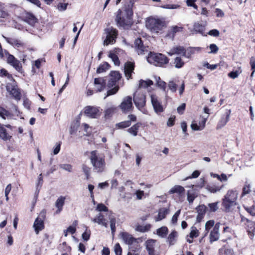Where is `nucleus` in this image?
<instances>
[{
    "mask_svg": "<svg viewBox=\"0 0 255 255\" xmlns=\"http://www.w3.org/2000/svg\"><path fill=\"white\" fill-rule=\"evenodd\" d=\"M89 157L95 172L102 173L105 171L106 163L103 153L97 150H93L90 152Z\"/></svg>",
    "mask_w": 255,
    "mask_h": 255,
    "instance_id": "1",
    "label": "nucleus"
},
{
    "mask_svg": "<svg viewBox=\"0 0 255 255\" xmlns=\"http://www.w3.org/2000/svg\"><path fill=\"white\" fill-rule=\"evenodd\" d=\"M133 11L131 7L128 5V7H125L119 9L116 18V21L118 25L127 28L132 24V16Z\"/></svg>",
    "mask_w": 255,
    "mask_h": 255,
    "instance_id": "2",
    "label": "nucleus"
},
{
    "mask_svg": "<svg viewBox=\"0 0 255 255\" xmlns=\"http://www.w3.org/2000/svg\"><path fill=\"white\" fill-rule=\"evenodd\" d=\"M111 78L108 81V87L109 88H111L107 92L106 97L115 94L119 90V87L116 85L117 82L121 79V76L119 72L112 71L110 73Z\"/></svg>",
    "mask_w": 255,
    "mask_h": 255,
    "instance_id": "3",
    "label": "nucleus"
},
{
    "mask_svg": "<svg viewBox=\"0 0 255 255\" xmlns=\"http://www.w3.org/2000/svg\"><path fill=\"white\" fill-rule=\"evenodd\" d=\"M146 59L148 63L159 67L164 66L169 62V59L164 55L151 52H149Z\"/></svg>",
    "mask_w": 255,
    "mask_h": 255,
    "instance_id": "4",
    "label": "nucleus"
},
{
    "mask_svg": "<svg viewBox=\"0 0 255 255\" xmlns=\"http://www.w3.org/2000/svg\"><path fill=\"white\" fill-rule=\"evenodd\" d=\"M238 193L236 190H229L224 198L223 199L222 205L226 210L236 204V201L238 198Z\"/></svg>",
    "mask_w": 255,
    "mask_h": 255,
    "instance_id": "5",
    "label": "nucleus"
},
{
    "mask_svg": "<svg viewBox=\"0 0 255 255\" xmlns=\"http://www.w3.org/2000/svg\"><path fill=\"white\" fill-rule=\"evenodd\" d=\"M165 25L164 21L154 18H149L146 22V26L152 32L158 33Z\"/></svg>",
    "mask_w": 255,
    "mask_h": 255,
    "instance_id": "6",
    "label": "nucleus"
},
{
    "mask_svg": "<svg viewBox=\"0 0 255 255\" xmlns=\"http://www.w3.org/2000/svg\"><path fill=\"white\" fill-rule=\"evenodd\" d=\"M121 237L125 243L130 246L129 249L132 251L136 252L139 249V239H135L131 235L127 232L121 234Z\"/></svg>",
    "mask_w": 255,
    "mask_h": 255,
    "instance_id": "7",
    "label": "nucleus"
},
{
    "mask_svg": "<svg viewBox=\"0 0 255 255\" xmlns=\"http://www.w3.org/2000/svg\"><path fill=\"white\" fill-rule=\"evenodd\" d=\"M118 31L116 28L112 27L107 28L104 30V34L106 38L104 40L103 44L107 46L109 44H113L116 42Z\"/></svg>",
    "mask_w": 255,
    "mask_h": 255,
    "instance_id": "8",
    "label": "nucleus"
},
{
    "mask_svg": "<svg viewBox=\"0 0 255 255\" xmlns=\"http://www.w3.org/2000/svg\"><path fill=\"white\" fill-rule=\"evenodd\" d=\"M133 100L136 107L141 110L145 105V95L141 89H138L133 94Z\"/></svg>",
    "mask_w": 255,
    "mask_h": 255,
    "instance_id": "9",
    "label": "nucleus"
},
{
    "mask_svg": "<svg viewBox=\"0 0 255 255\" xmlns=\"http://www.w3.org/2000/svg\"><path fill=\"white\" fill-rule=\"evenodd\" d=\"M84 115L90 118L97 119L101 116L100 108L95 106H87L83 110Z\"/></svg>",
    "mask_w": 255,
    "mask_h": 255,
    "instance_id": "10",
    "label": "nucleus"
},
{
    "mask_svg": "<svg viewBox=\"0 0 255 255\" xmlns=\"http://www.w3.org/2000/svg\"><path fill=\"white\" fill-rule=\"evenodd\" d=\"M5 53L7 56V63L12 66L17 71L22 73L23 70L20 62L7 51H5Z\"/></svg>",
    "mask_w": 255,
    "mask_h": 255,
    "instance_id": "11",
    "label": "nucleus"
},
{
    "mask_svg": "<svg viewBox=\"0 0 255 255\" xmlns=\"http://www.w3.org/2000/svg\"><path fill=\"white\" fill-rule=\"evenodd\" d=\"M45 218V212L42 211L39 216L35 219L33 228L36 234L44 228V220Z\"/></svg>",
    "mask_w": 255,
    "mask_h": 255,
    "instance_id": "12",
    "label": "nucleus"
},
{
    "mask_svg": "<svg viewBox=\"0 0 255 255\" xmlns=\"http://www.w3.org/2000/svg\"><path fill=\"white\" fill-rule=\"evenodd\" d=\"M12 83H7L6 86L7 91L16 100L20 99V93L17 89V87L15 84L14 80H12Z\"/></svg>",
    "mask_w": 255,
    "mask_h": 255,
    "instance_id": "13",
    "label": "nucleus"
},
{
    "mask_svg": "<svg viewBox=\"0 0 255 255\" xmlns=\"http://www.w3.org/2000/svg\"><path fill=\"white\" fill-rule=\"evenodd\" d=\"M156 243V240L153 239H149L145 242V246L148 255H158L155 250L157 247Z\"/></svg>",
    "mask_w": 255,
    "mask_h": 255,
    "instance_id": "14",
    "label": "nucleus"
},
{
    "mask_svg": "<svg viewBox=\"0 0 255 255\" xmlns=\"http://www.w3.org/2000/svg\"><path fill=\"white\" fill-rule=\"evenodd\" d=\"M120 107L124 113L132 110L133 107L131 97L130 96H127L124 98Z\"/></svg>",
    "mask_w": 255,
    "mask_h": 255,
    "instance_id": "15",
    "label": "nucleus"
},
{
    "mask_svg": "<svg viewBox=\"0 0 255 255\" xmlns=\"http://www.w3.org/2000/svg\"><path fill=\"white\" fill-rule=\"evenodd\" d=\"M134 48L138 55L145 54L148 52V48L143 45L140 38H137L134 41Z\"/></svg>",
    "mask_w": 255,
    "mask_h": 255,
    "instance_id": "16",
    "label": "nucleus"
},
{
    "mask_svg": "<svg viewBox=\"0 0 255 255\" xmlns=\"http://www.w3.org/2000/svg\"><path fill=\"white\" fill-rule=\"evenodd\" d=\"M151 102L156 113L158 114L163 111V107L158 99L157 96L154 95L150 96Z\"/></svg>",
    "mask_w": 255,
    "mask_h": 255,
    "instance_id": "17",
    "label": "nucleus"
},
{
    "mask_svg": "<svg viewBox=\"0 0 255 255\" xmlns=\"http://www.w3.org/2000/svg\"><path fill=\"white\" fill-rule=\"evenodd\" d=\"M106 79L104 77L96 78L94 79L95 89L97 92H101L106 88Z\"/></svg>",
    "mask_w": 255,
    "mask_h": 255,
    "instance_id": "18",
    "label": "nucleus"
},
{
    "mask_svg": "<svg viewBox=\"0 0 255 255\" xmlns=\"http://www.w3.org/2000/svg\"><path fill=\"white\" fill-rule=\"evenodd\" d=\"M220 223H217L211 232L210 234V243L211 244L219 240L220 238Z\"/></svg>",
    "mask_w": 255,
    "mask_h": 255,
    "instance_id": "19",
    "label": "nucleus"
},
{
    "mask_svg": "<svg viewBox=\"0 0 255 255\" xmlns=\"http://www.w3.org/2000/svg\"><path fill=\"white\" fill-rule=\"evenodd\" d=\"M2 37L8 43L15 48H22L25 46V44L20 39L8 38L4 35H2Z\"/></svg>",
    "mask_w": 255,
    "mask_h": 255,
    "instance_id": "20",
    "label": "nucleus"
},
{
    "mask_svg": "<svg viewBox=\"0 0 255 255\" xmlns=\"http://www.w3.org/2000/svg\"><path fill=\"white\" fill-rule=\"evenodd\" d=\"M91 221L93 223L102 225L105 228L108 227V222L101 213H98L94 218H92Z\"/></svg>",
    "mask_w": 255,
    "mask_h": 255,
    "instance_id": "21",
    "label": "nucleus"
},
{
    "mask_svg": "<svg viewBox=\"0 0 255 255\" xmlns=\"http://www.w3.org/2000/svg\"><path fill=\"white\" fill-rule=\"evenodd\" d=\"M169 55L174 54L181 55L185 56L186 50L184 47L181 46H174L172 47L169 52H167Z\"/></svg>",
    "mask_w": 255,
    "mask_h": 255,
    "instance_id": "22",
    "label": "nucleus"
},
{
    "mask_svg": "<svg viewBox=\"0 0 255 255\" xmlns=\"http://www.w3.org/2000/svg\"><path fill=\"white\" fill-rule=\"evenodd\" d=\"M134 68V63L131 62H128L125 64V74L128 79L131 78V74L133 72Z\"/></svg>",
    "mask_w": 255,
    "mask_h": 255,
    "instance_id": "23",
    "label": "nucleus"
},
{
    "mask_svg": "<svg viewBox=\"0 0 255 255\" xmlns=\"http://www.w3.org/2000/svg\"><path fill=\"white\" fill-rule=\"evenodd\" d=\"M183 27L182 26H178L177 25L172 26L168 30L166 36L170 39H173L175 34L177 32H181L183 30Z\"/></svg>",
    "mask_w": 255,
    "mask_h": 255,
    "instance_id": "24",
    "label": "nucleus"
},
{
    "mask_svg": "<svg viewBox=\"0 0 255 255\" xmlns=\"http://www.w3.org/2000/svg\"><path fill=\"white\" fill-rule=\"evenodd\" d=\"M169 213V209L168 208H160L158 213L157 216L155 217V222L160 221L164 219L167 215Z\"/></svg>",
    "mask_w": 255,
    "mask_h": 255,
    "instance_id": "25",
    "label": "nucleus"
},
{
    "mask_svg": "<svg viewBox=\"0 0 255 255\" xmlns=\"http://www.w3.org/2000/svg\"><path fill=\"white\" fill-rule=\"evenodd\" d=\"M206 210L207 207L204 205H199L196 208L197 212L198 213L197 216V221L198 222H201V220L204 218L205 213L206 212Z\"/></svg>",
    "mask_w": 255,
    "mask_h": 255,
    "instance_id": "26",
    "label": "nucleus"
},
{
    "mask_svg": "<svg viewBox=\"0 0 255 255\" xmlns=\"http://www.w3.org/2000/svg\"><path fill=\"white\" fill-rule=\"evenodd\" d=\"M65 199V197L61 196L56 200L55 205L57 209L55 211V214H58L62 211Z\"/></svg>",
    "mask_w": 255,
    "mask_h": 255,
    "instance_id": "27",
    "label": "nucleus"
},
{
    "mask_svg": "<svg viewBox=\"0 0 255 255\" xmlns=\"http://www.w3.org/2000/svg\"><path fill=\"white\" fill-rule=\"evenodd\" d=\"M230 111H229V113L227 114L226 116V117H223L221 118L219 122H218L216 128L217 129H219L223 128L225 125L227 124V123L228 122L230 119Z\"/></svg>",
    "mask_w": 255,
    "mask_h": 255,
    "instance_id": "28",
    "label": "nucleus"
},
{
    "mask_svg": "<svg viewBox=\"0 0 255 255\" xmlns=\"http://www.w3.org/2000/svg\"><path fill=\"white\" fill-rule=\"evenodd\" d=\"M168 233V229L167 227L165 226L161 227V228L156 230L157 235L162 238H165L167 236Z\"/></svg>",
    "mask_w": 255,
    "mask_h": 255,
    "instance_id": "29",
    "label": "nucleus"
},
{
    "mask_svg": "<svg viewBox=\"0 0 255 255\" xmlns=\"http://www.w3.org/2000/svg\"><path fill=\"white\" fill-rule=\"evenodd\" d=\"M178 234L177 232L175 231H173L168 236L167 238V242H168L169 245H173L175 244L176 238L177 237Z\"/></svg>",
    "mask_w": 255,
    "mask_h": 255,
    "instance_id": "30",
    "label": "nucleus"
},
{
    "mask_svg": "<svg viewBox=\"0 0 255 255\" xmlns=\"http://www.w3.org/2000/svg\"><path fill=\"white\" fill-rule=\"evenodd\" d=\"M185 191L184 188L180 185H175L169 191V194L177 193L181 195Z\"/></svg>",
    "mask_w": 255,
    "mask_h": 255,
    "instance_id": "31",
    "label": "nucleus"
},
{
    "mask_svg": "<svg viewBox=\"0 0 255 255\" xmlns=\"http://www.w3.org/2000/svg\"><path fill=\"white\" fill-rule=\"evenodd\" d=\"M24 21L29 24L32 25L36 22V19L33 14L27 13L24 17Z\"/></svg>",
    "mask_w": 255,
    "mask_h": 255,
    "instance_id": "32",
    "label": "nucleus"
},
{
    "mask_svg": "<svg viewBox=\"0 0 255 255\" xmlns=\"http://www.w3.org/2000/svg\"><path fill=\"white\" fill-rule=\"evenodd\" d=\"M140 126V123H136L128 129V131L133 136L137 135L138 129Z\"/></svg>",
    "mask_w": 255,
    "mask_h": 255,
    "instance_id": "33",
    "label": "nucleus"
},
{
    "mask_svg": "<svg viewBox=\"0 0 255 255\" xmlns=\"http://www.w3.org/2000/svg\"><path fill=\"white\" fill-rule=\"evenodd\" d=\"M151 227V225L146 224L145 225H137L135 228V230L138 232L144 233L150 230Z\"/></svg>",
    "mask_w": 255,
    "mask_h": 255,
    "instance_id": "34",
    "label": "nucleus"
},
{
    "mask_svg": "<svg viewBox=\"0 0 255 255\" xmlns=\"http://www.w3.org/2000/svg\"><path fill=\"white\" fill-rule=\"evenodd\" d=\"M10 137L6 132V130L0 124V137L3 140H6L9 139Z\"/></svg>",
    "mask_w": 255,
    "mask_h": 255,
    "instance_id": "35",
    "label": "nucleus"
},
{
    "mask_svg": "<svg viewBox=\"0 0 255 255\" xmlns=\"http://www.w3.org/2000/svg\"><path fill=\"white\" fill-rule=\"evenodd\" d=\"M222 187L223 186H218L215 185H213L206 186V189L211 193H215L218 191H220Z\"/></svg>",
    "mask_w": 255,
    "mask_h": 255,
    "instance_id": "36",
    "label": "nucleus"
},
{
    "mask_svg": "<svg viewBox=\"0 0 255 255\" xmlns=\"http://www.w3.org/2000/svg\"><path fill=\"white\" fill-rule=\"evenodd\" d=\"M193 31L196 33H199L203 34L204 27L202 24L198 22H195L193 25Z\"/></svg>",
    "mask_w": 255,
    "mask_h": 255,
    "instance_id": "37",
    "label": "nucleus"
},
{
    "mask_svg": "<svg viewBox=\"0 0 255 255\" xmlns=\"http://www.w3.org/2000/svg\"><path fill=\"white\" fill-rule=\"evenodd\" d=\"M153 85V82L150 80H140L139 82V88H145Z\"/></svg>",
    "mask_w": 255,
    "mask_h": 255,
    "instance_id": "38",
    "label": "nucleus"
},
{
    "mask_svg": "<svg viewBox=\"0 0 255 255\" xmlns=\"http://www.w3.org/2000/svg\"><path fill=\"white\" fill-rule=\"evenodd\" d=\"M197 195L193 190H189L187 192V200L189 204H192Z\"/></svg>",
    "mask_w": 255,
    "mask_h": 255,
    "instance_id": "39",
    "label": "nucleus"
},
{
    "mask_svg": "<svg viewBox=\"0 0 255 255\" xmlns=\"http://www.w3.org/2000/svg\"><path fill=\"white\" fill-rule=\"evenodd\" d=\"M0 117L5 120L6 118H9L11 117V114L9 111L5 110L3 107H0Z\"/></svg>",
    "mask_w": 255,
    "mask_h": 255,
    "instance_id": "40",
    "label": "nucleus"
},
{
    "mask_svg": "<svg viewBox=\"0 0 255 255\" xmlns=\"http://www.w3.org/2000/svg\"><path fill=\"white\" fill-rule=\"evenodd\" d=\"M174 64L176 68H180L184 66V62L181 57H176L174 59Z\"/></svg>",
    "mask_w": 255,
    "mask_h": 255,
    "instance_id": "41",
    "label": "nucleus"
},
{
    "mask_svg": "<svg viewBox=\"0 0 255 255\" xmlns=\"http://www.w3.org/2000/svg\"><path fill=\"white\" fill-rule=\"evenodd\" d=\"M130 125V121H126L117 124L116 125V127L118 128H124L129 127Z\"/></svg>",
    "mask_w": 255,
    "mask_h": 255,
    "instance_id": "42",
    "label": "nucleus"
},
{
    "mask_svg": "<svg viewBox=\"0 0 255 255\" xmlns=\"http://www.w3.org/2000/svg\"><path fill=\"white\" fill-rule=\"evenodd\" d=\"M109 56L110 58L112 59V61L114 62L115 65L119 66L120 65V62L119 59V58L115 53L110 52L109 54Z\"/></svg>",
    "mask_w": 255,
    "mask_h": 255,
    "instance_id": "43",
    "label": "nucleus"
},
{
    "mask_svg": "<svg viewBox=\"0 0 255 255\" xmlns=\"http://www.w3.org/2000/svg\"><path fill=\"white\" fill-rule=\"evenodd\" d=\"M0 77H6L9 80L12 81L13 79L10 74H9L6 70L5 69L2 68L0 70Z\"/></svg>",
    "mask_w": 255,
    "mask_h": 255,
    "instance_id": "44",
    "label": "nucleus"
},
{
    "mask_svg": "<svg viewBox=\"0 0 255 255\" xmlns=\"http://www.w3.org/2000/svg\"><path fill=\"white\" fill-rule=\"evenodd\" d=\"M199 232L197 229V228L194 226H192L191 228V231H190V235H189L190 238H191L192 239L196 238L199 236Z\"/></svg>",
    "mask_w": 255,
    "mask_h": 255,
    "instance_id": "45",
    "label": "nucleus"
},
{
    "mask_svg": "<svg viewBox=\"0 0 255 255\" xmlns=\"http://www.w3.org/2000/svg\"><path fill=\"white\" fill-rule=\"evenodd\" d=\"M155 80L157 86L165 91L166 89V83L162 81L159 77H155Z\"/></svg>",
    "mask_w": 255,
    "mask_h": 255,
    "instance_id": "46",
    "label": "nucleus"
},
{
    "mask_svg": "<svg viewBox=\"0 0 255 255\" xmlns=\"http://www.w3.org/2000/svg\"><path fill=\"white\" fill-rule=\"evenodd\" d=\"M215 222L214 220H209L207 221L205 224V230L206 231V233L205 235V236H206V235L209 232V230L213 227H214Z\"/></svg>",
    "mask_w": 255,
    "mask_h": 255,
    "instance_id": "47",
    "label": "nucleus"
},
{
    "mask_svg": "<svg viewBox=\"0 0 255 255\" xmlns=\"http://www.w3.org/2000/svg\"><path fill=\"white\" fill-rule=\"evenodd\" d=\"M109 219L112 234L114 235L116 232V218L115 217H110Z\"/></svg>",
    "mask_w": 255,
    "mask_h": 255,
    "instance_id": "48",
    "label": "nucleus"
},
{
    "mask_svg": "<svg viewBox=\"0 0 255 255\" xmlns=\"http://www.w3.org/2000/svg\"><path fill=\"white\" fill-rule=\"evenodd\" d=\"M109 64L107 63H105L102 65H100L97 70V73H101L106 71L109 69Z\"/></svg>",
    "mask_w": 255,
    "mask_h": 255,
    "instance_id": "49",
    "label": "nucleus"
},
{
    "mask_svg": "<svg viewBox=\"0 0 255 255\" xmlns=\"http://www.w3.org/2000/svg\"><path fill=\"white\" fill-rule=\"evenodd\" d=\"M218 204L219 202L209 204L208 207L210 212H214L216 211L218 209Z\"/></svg>",
    "mask_w": 255,
    "mask_h": 255,
    "instance_id": "50",
    "label": "nucleus"
},
{
    "mask_svg": "<svg viewBox=\"0 0 255 255\" xmlns=\"http://www.w3.org/2000/svg\"><path fill=\"white\" fill-rule=\"evenodd\" d=\"M60 168L69 172L72 171V166L69 164H61L59 165Z\"/></svg>",
    "mask_w": 255,
    "mask_h": 255,
    "instance_id": "51",
    "label": "nucleus"
},
{
    "mask_svg": "<svg viewBox=\"0 0 255 255\" xmlns=\"http://www.w3.org/2000/svg\"><path fill=\"white\" fill-rule=\"evenodd\" d=\"M169 89L172 92H175L177 90V84L173 81H170L168 83Z\"/></svg>",
    "mask_w": 255,
    "mask_h": 255,
    "instance_id": "52",
    "label": "nucleus"
},
{
    "mask_svg": "<svg viewBox=\"0 0 255 255\" xmlns=\"http://www.w3.org/2000/svg\"><path fill=\"white\" fill-rule=\"evenodd\" d=\"M116 111V108L114 107H111L108 108L105 111V117H109L113 114Z\"/></svg>",
    "mask_w": 255,
    "mask_h": 255,
    "instance_id": "53",
    "label": "nucleus"
},
{
    "mask_svg": "<svg viewBox=\"0 0 255 255\" xmlns=\"http://www.w3.org/2000/svg\"><path fill=\"white\" fill-rule=\"evenodd\" d=\"M96 210L98 212H108V208L103 204H98L96 207Z\"/></svg>",
    "mask_w": 255,
    "mask_h": 255,
    "instance_id": "54",
    "label": "nucleus"
},
{
    "mask_svg": "<svg viewBox=\"0 0 255 255\" xmlns=\"http://www.w3.org/2000/svg\"><path fill=\"white\" fill-rule=\"evenodd\" d=\"M79 125H80L79 122L78 121H77L75 123H74V124L71 125V128L70 129V133L71 134H73L77 131L78 128L79 126Z\"/></svg>",
    "mask_w": 255,
    "mask_h": 255,
    "instance_id": "55",
    "label": "nucleus"
},
{
    "mask_svg": "<svg viewBox=\"0 0 255 255\" xmlns=\"http://www.w3.org/2000/svg\"><path fill=\"white\" fill-rule=\"evenodd\" d=\"M82 169L83 171L86 176L87 179H89L91 171L90 168L89 167L87 166L86 165H83L82 166Z\"/></svg>",
    "mask_w": 255,
    "mask_h": 255,
    "instance_id": "56",
    "label": "nucleus"
},
{
    "mask_svg": "<svg viewBox=\"0 0 255 255\" xmlns=\"http://www.w3.org/2000/svg\"><path fill=\"white\" fill-rule=\"evenodd\" d=\"M114 251L116 255H122V249L119 244H116L115 245Z\"/></svg>",
    "mask_w": 255,
    "mask_h": 255,
    "instance_id": "57",
    "label": "nucleus"
},
{
    "mask_svg": "<svg viewBox=\"0 0 255 255\" xmlns=\"http://www.w3.org/2000/svg\"><path fill=\"white\" fill-rule=\"evenodd\" d=\"M90 234H91L90 231L88 230L87 229L86 230L85 232L82 234V236L83 239L84 241H87L88 240H89V239L90 238Z\"/></svg>",
    "mask_w": 255,
    "mask_h": 255,
    "instance_id": "58",
    "label": "nucleus"
},
{
    "mask_svg": "<svg viewBox=\"0 0 255 255\" xmlns=\"http://www.w3.org/2000/svg\"><path fill=\"white\" fill-rule=\"evenodd\" d=\"M209 48L211 50V51L209 53H216L218 50L219 48L215 44H211L209 46Z\"/></svg>",
    "mask_w": 255,
    "mask_h": 255,
    "instance_id": "59",
    "label": "nucleus"
},
{
    "mask_svg": "<svg viewBox=\"0 0 255 255\" xmlns=\"http://www.w3.org/2000/svg\"><path fill=\"white\" fill-rule=\"evenodd\" d=\"M241 73V71L240 72L239 71H232L228 74V76L232 79H235L239 76Z\"/></svg>",
    "mask_w": 255,
    "mask_h": 255,
    "instance_id": "60",
    "label": "nucleus"
},
{
    "mask_svg": "<svg viewBox=\"0 0 255 255\" xmlns=\"http://www.w3.org/2000/svg\"><path fill=\"white\" fill-rule=\"evenodd\" d=\"M180 214V210H178L174 214V215L173 216V217L172 218V220H171V222H172V224H175L177 223L178 218Z\"/></svg>",
    "mask_w": 255,
    "mask_h": 255,
    "instance_id": "61",
    "label": "nucleus"
},
{
    "mask_svg": "<svg viewBox=\"0 0 255 255\" xmlns=\"http://www.w3.org/2000/svg\"><path fill=\"white\" fill-rule=\"evenodd\" d=\"M68 3H59L57 5V8L59 11H64L66 9Z\"/></svg>",
    "mask_w": 255,
    "mask_h": 255,
    "instance_id": "62",
    "label": "nucleus"
},
{
    "mask_svg": "<svg viewBox=\"0 0 255 255\" xmlns=\"http://www.w3.org/2000/svg\"><path fill=\"white\" fill-rule=\"evenodd\" d=\"M83 126L84 128V130L86 132V135L87 136L89 135L92 132L91 128L88 124L85 123L83 124Z\"/></svg>",
    "mask_w": 255,
    "mask_h": 255,
    "instance_id": "63",
    "label": "nucleus"
},
{
    "mask_svg": "<svg viewBox=\"0 0 255 255\" xmlns=\"http://www.w3.org/2000/svg\"><path fill=\"white\" fill-rule=\"evenodd\" d=\"M208 34L211 36H214V37H217V36H219V35L220 34V32H219V31L217 29H214L210 30L208 32Z\"/></svg>",
    "mask_w": 255,
    "mask_h": 255,
    "instance_id": "64",
    "label": "nucleus"
}]
</instances>
